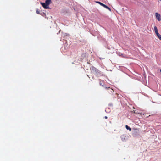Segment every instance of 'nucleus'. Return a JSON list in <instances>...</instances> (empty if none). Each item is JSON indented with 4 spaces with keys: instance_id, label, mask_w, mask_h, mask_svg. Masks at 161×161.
<instances>
[{
    "instance_id": "1",
    "label": "nucleus",
    "mask_w": 161,
    "mask_h": 161,
    "mask_svg": "<svg viewBox=\"0 0 161 161\" xmlns=\"http://www.w3.org/2000/svg\"><path fill=\"white\" fill-rule=\"evenodd\" d=\"M97 3L98 4H99L101 6H103L104 8H106L109 10L110 11H111L110 8H109L106 5H105L103 3H102L100 2H97Z\"/></svg>"
},
{
    "instance_id": "2",
    "label": "nucleus",
    "mask_w": 161,
    "mask_h": 161,
    "mask_svg": "<svg viewBox=\"0 0 161 161\" xmlns=\"http://www.w3.org/2000/svg\"><path fill=\"white\" fill-rule=\"evenodd\" d=\"M105 88L106 89L108 90V92L109 93H113L114 92V90L112 88H111L109 87H105Z\"/></svg>"
},
{
    "instance_id": "3",
    "label": "nucleus",
    "mask_w": 161,
    "mask_h": 161,
    "mask_svg": "<svg viewBox=\"0 0 161 161\" xmlns=\"http://www.w3.org/2000/svg\"><path fill=\"white\" fill-rule=\"evenodd\" d=\"M157 19L159 21H161V15L158 13H156L155 14Z\"/></svg>"
},
{
    "instance_id": "4",
    "label": "nucleus",
    "mask_w": 161,
    "mask_h": 161,
    "mask_svg": "<svg viewBox=\"0 0 161 161\" xmlns=\"http://www.w3.org/2000/svg\"><path fill=\"white\" fill-rule=\"evenodd\" d=\"M41 4L44 8L47 9L49 8L48 5L46 3H41Z\"/></svg>"
},
{
    "instance_id": "5",
    "label": "nucleus",
    "mask_w": 161,
    "mask_h": 161,
    "mask_svg": "<svg viewBox=\"0 0 161 161\" xmlns=\"http://www.w3.org/2000/svg\"><path fill=\"white\" fill-rule=\"evenodd\" d=\"M97 69L94 67H92L91 69V72L95 74L97 72Z\"/></svg>"
},
{
    "instance_id": "6",
    "label": "nucleus",
    "mask_w": 161,
    "mask_h": 161,
    "mask_svg": "<svg viewBox=\"0 0 161 161\" xmlns=\"http://www.w3.org/2000/svg\"><path fill=\"white\" fill-rule=\"evenodd\" d=\"M95 75H96L97 76L99 77L102 74L101 73L100 71L97 70V72L95 74Z\"/></svg>"
},
{
    "instance_id": "7",
    "label": "nucleus",
    "mask_w": 161,
    "mask_h": 161,
    "mask_svg": "<svg viewBox=\"0 0 161 161\" xmlns=\"http://www.w3.org/2000/svg\"><path fill=\"white\" fill-rule=\"evenodd\" d=\"M45 3H47V5H49L50 3H51V0H46L45 1Z\"/></svg>"
},
{
    "instance_id": "8",
    "label": "nucleus",
    "mask_w": 161,
    "mask_h": 161,
    "mask_svg": "<svg viewBox=\"0 0 161 161\" xmlns=\"http://www.w3.org/2000/svg\"><path fill=\"white\" fill-rule=\"evenodd\" d=\"M99 84H100V85L101 86H102L104 87L105 88V86H104L103 85H102V82L103 83V82H104V81H103V80H102L101 79H99Z\"/></svg>"
},
{
    "instance_id": "9",
    "label": "nucleus",
    "mask_w": 161,
    "mask_h": 161,
    "mask_svg": "<svg viewBox=\"0 0 161 161\" xmlns=\"http://www.w3.org/2000/svg\"><path fill=\"white\" fill-rule=\"evenodd\" d=\"M125 127L127 129L129 130L130 131H131V128L127 125H126Z\"/></svg>"
},
{
    "instance_id": "10",
    "label": "nucleus",
    "mask_w": 161,
    "mask_h": 161,
    "mask_svg": "<svg viewBox=\"0 0 161 161\" xmlns=\"http://www.w3.org/2000/svg\"><path fill=\"white\" fill-rule=\"evenodd\" d=\"M155 31V33H156V34L157 36H158V35H159V33H158V31Z\"/></svg>"
},
{
    "instance_id": "11",
    "label": "nucleus",
    "mask_w": 161,
    "mask_h": 161,
    "mask_svg": "<svg viewBox=\"0 0 161 161\" xmlns=\"http://www.w3.org/2000/svg\"><path fill=\"white\" fill-rule=\"evenodd\" d=\"M158 38L161 40V35L160 34H159L158 36Z\"/></svg>"
},
{
    "instance_id": "12",
    "label": "nucleus",
    "mask_w": 161,
    "mask_h": 161,
    "mask_svg": "<svg viewBox=\"0 0 161 161\" xmlns=\"http://www.w3.org/2000/svg\"><path fill=\"white\" fill-rule=\"evenodd\" d=\"M36 12L38 14H40V11L38 10V9L36 10Z\"/></svg>"
},
{
    "instance_id": "13",
    "label": "nucleus",
    "mask_w": 161,
    "mask_h": 161,
    "mask_svg": "<svg viewBox=\"0 0 161 161\" xmlns=\"http://www.w3.org/2000/svg\"><path fill=\"white\" fill-rule=\"evenodd\" d=\"M154 30L155 31H158V29L156 26H155L154 27Z\"/></svg>"
},
{
    "instance_id": "14",
    "label": "nucleus",
    "mask_w": 161,
    "mask_h": 161,
    "mask_svg": "<svg viewBox=\"0 0 161 161\" xmlns=\"http://www.w3.org/2000/svg\"><path fill=\"white\" fill-rule=\"evenodd\" d=\"M104 118H105L106 119H107L108 117H107V116H105Z\"/></svg>"
},
{
    "instance_id": "15",
    "label": "nucleus",
    "mask_w": 161,
    "mask_h": 161,
    "mask_svg": "<svg viewBox=\"0 0 161 161\" xmlns=\"http://www.w3.org/2000/svg\"><path fill=\"white\" fill-rule=\"evenodd\" d=\"M160 72H161V69L160 70Z\"/></svg>"
},
{
    "instance_id": "16",
    "label": "nucleus",
    "mask_w": 161,
    "mask_h": 161,
    "mask_svg": "<svg viewBox=\"0 0 161 161\" xmlns=\"http://www.w3.org/2000/svg\"><path fill=\"white\" fill-rule=\"evenodd\" d=\"M160 0L161 1V0Z\"/></svg>"
}]
</instances>
